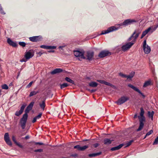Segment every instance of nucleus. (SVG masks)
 <instances>
[{
	"label": "nucleus",
	"instance_id": "338daca9",
	"mask_svg": "<svg viewBox=\"0 0 158 158\" xmlns=\"http://www.w3.org/2000/svg\"><path fill=\"white\" fill-rule=\"evenodd\" d=\"M38 54H39L40 56H41L42 54V53L41 52H40L38 53Z\"/></svg>",
	"mask_w": 158,
	"mask_h": 158
},
{
	"label": "nucleus",
	"instance_id": "6e6d98bb",
	"mask_svg": "<svg viewBox=\"0 0 158 158\" xmlns=\"http://www.w3.org/2000/svg\"><path fill=\"white\" fill-rule=\"evenodd\" d=\"M134 31H136V33H139V35L141 33V31L139 29H137V30H135Z\"/></svg>",
	"mask_w": 158,
	"mask_h": 158
},
{
	"label": "nucleus",
	"instance_id": "aec40b11",
	"mask_svg": "<svg viewBox=\"0 0 158 158\" xmlns=\"http://www.w3.org/2000/svg\"><path fill=\"white\" fill-rule=\"evenodd\" d=\"M143 51L145 53L148 54L151 51V48L150 46L147 45V46L145 47V48H143Z\"/></svg>",
	"mask_w": 158,
	"mask_h": 158
},
{
	"label": "nucleus",
	"instance_id": "ddd939ff",
	"mask_svg": "<svg viewBox=\"0 0 158 158\" xmlns=\"http://www.w3.org/2000/svg\"><path fill=\"white\" fill-rule=\"evenodd\" d=\"M26 106V104L25 103H24L22 106H21L20 108V110L19 111H17L15 114V115L19 116L20 114H21L23 112V110H24V108Z\"/></svg>",
	"mask_w": 158,
	"mask_h": 158
},
{
	"label": "nucleus",
	"instance_id": "69168bd1",
	"mask_svg": "<svg viewBox=\"0 0 158 158\" xmlns=\"http://www.w3.org/2000/svg\"><path fill=\"white\" fill-rule=\"evenodd\" d=\"M55 52L54 50H49V51H48V52H49V53L51 52Z\"/></svg>",
	"mask_w": 158,
	"mask_h": 158
},
{
	"label": "nucleus",
	"instance_id": "f03ea898",
	"mask_svg": "<svg viewBox=\"0 0 158 158\" xmlns=\"http://www.w3.org/2000/svg\"><path fill=\"white\" fill-rule=\"evenodd\" d=\"M134 44V43L132 41L129 42L126 44L123 45L121 48H118L117 49L118 50V51L117 52H118V51L121 50L125 52L130 49Z\"/></svg>",
	"mask_w": 158,
	"mask_h": 158
},
{
	"label": "nucleus",
	"instance_id": "79ce46f5",
	"mask_svg": "<svg viewBox=\"0 0 158 158\" xmlns=\"http://www.w3.org/2000/svg\"><path fill=\"white\" fill-rule=\"evenodd\" d=\"M158 143V136L155 139V140L153 143V145H156Z\"/></svg>",
	"mask_w": 158,
	"mask_h": 158
},
{
	"label": "nucleus",
	"instance_id": "13d9d810",
	"mask_svg": "<svg viewBox=\"0 0 158 158\" xmlns=\"http://www.w3.org/2000/svg\"><path fill=\"white\" fill-rule=\"evenodd\" d=\"M36 120H37V119H36V118L35 117L33 120H32V122L33 123H35V122L36 121Z\"/></svg>",
	"mask_w": 158,
	"mask_h": 158
},
{
	"label": "nucleus",
	"instance_id": "09e8293b",
	"mask_svg": "<svg viewBox=\"0 0 158 158\" xmlns=\"http://www.w3.org/2000/svg\"><path fill=\"white\" fill-rule=\"evenodd\" d=\"M78 156V155L77 153H74L73 154H71L70 155V157H77Z\"/></svg>",
	"mask_w": 158,
	"mask_h": 158
},
{
	"label": "nucleus",
	"instance_id": "a19ab883",
	"mask_svg": "<svg viewBox=\"0 0 158 158\" xmlns=\"http://www.w3.org/2000/svg\"><path fill=\"white\" fill-rule=\"evenodd\" d=\"M136 33V31H134L133 33L131 35V36L128 39L127 41H129L131 40V39L133 38H134V36L135 34Z\"/></svg>",
	"mask_w": 158,
	"mask_h": 158
},
{
	"label": "nucleus",
	"instance_id": "2eb2a0df",
	"mask_svg": "<svg viewBox=\"0 0 158 158\" xmlns=\"http://www.w3.org/2000/svg\"><path fill=\"white\" fill-rule=\"evenodd\" d=\"M40 48L47 49H56V47L54 46H48L43 45L40 46Z\"/></svg>",
	"mask_w": 158,
	"mask_h": 158
},
{
	"label": "nucleus",
	"instance_id": "a878e982",
	"mask_svg": "<svg viewBox=\"0 0 158 158\" xmlns=\"http://www.w3.org/2000/svg\"><path fill=\"white\" fill-rule=\"evenodd\" d=\"M151 85H152L151 84V80H150L145 82L143 85V87H146L147 86Z\"/></svg>",
	"mask_w": 158,
	"mask_h": 158
},
{
	"label": "nucleus",
	"instance_id": "774afa93",
	"mask_svg": "<svg viewBox=\"0 0 158 158\" xmlns=\"http://www.w3.org/2000/svg\"><path fill=\"white\" fill-rule=\"evenodd\" d=\"M89 139H85L83 140V141H89Z\"/></svg>",
	"mask_w": 158,
	"mask_h": 158
},
{
	"label": "nucleus",
	"instance_id": "bb28decb",
	"mask_svg": "<svg viewBox=\"0 0 158 158\" xmlns=\"http://www.w3.org/2000/svg\"><path fill=\"white\" fill-rule=\"evenodd\" d=\"M154 114V111H152V112H150V111H148V116L149 118H151L152 120H153V115Z\"/></svg>",
	"mask_w": 158,
	"mask_h": 158
},
{
	"label": "nucleus",
	"instance_id": "a18cd8bd",
	"mask_svg": "<svg viewBox=\"0 0 158 158\" xmlns=\"http://www.w3.org/2000/svg\"><path fill=\"white\" fill-rule=\"evenodd\" d=\"M153 133V131L152 130H151L147 132L146 135V136H148L152 134Z\"/></svg>",
	"mask_w": 158,
	"mask_h": 158
},
{
	"label": "nucleus",
	"instance_id": "4c0bfd02",
	"mask_svg": "<svg viewBox=\"0 0 158 158\" xmlns=\"http://www.w3.org/2000/svg\"><path fill=\"white\" fill-rule=\"evenodd\" d=\"M2 88L3 89H7L9 88L8 85L6 84H4L1 86Z\"/></svg>",
	"mask_w": 158,
	"mask_h": 158
},
{
	"label": "nucleus",
	"instance_id": "bf43d9fd",
	"mask_svg": "<svg viewBox=\"0 0 158 158\" xmlns=\"http://www.w3.org/2000/svg\"><path fill=\"white\" fill-rule=\"evenodd\" d=\"M91 93H93L96 91V89H92L89 90Z\"/></svg>",
	"mask_w": 158,
	"mask_h": 158
},
{
	"label": "nucleus",
	"instance_id": "7c9ffc66",
	"mask_svg": "<svg viewBox=\"0 0 158 158\" xmlns=\"http://www.w3.org/2000/svg\"><path fill=\"white\" fill-rule=\"evenodd\" d=\"M60 88L61 89H62L64 88L67 87L69 86V85L67 83H64L62 84H60Z\"/></svg>",
	"mask_w": 158,
	"mask_h": 158
},
{
	"label": "nucleus",
	"instance_id": "423d86ee",
	"mask_svg": "<svg viewBox=\"0 0 158 158\" xmlns=\"http://www.w3.org/2000/svg\"><path fill=\"white\" fill-rule=\"evenodd\" d=\"M27 119V118L22 116L19 120V125L21 127L23 130L26 127Z\"/></svg>",
	"mask_w": 158,
	"mask_h": 158
},
{
	"label": "nucleus",
	"instance_id": "1a4fd4ad",
	"mask_svg": "<svg viewBox=\"0 0 158 158\" xmlns=\"http://www.w3.org/2000/svg\"><path fill=\"white\" fill-rule=\"evenodd\" d=\"M94 52L93 51H88L86 52V60L90 61L94 59Z\"/></svg>",
	"mask_w": 158,
	"mask_h": 158
},
{
	"label": "nucleus",
	"instance_id": "473e14b6",
	"mask_svg": "<svg viewBox=\"0 0 158 158\" xmlns=\"http://www.w3.org/2000/svg\"><path fill=\"white\" fill-rule=\"evenodd\" d=\"M30 110H29L26 108L25 110V113L23 115V117L27 118L28 117V113L29 112Z\"/></svg>",
	"mask_w": 158,
	"mask_h": 158
},
{
	"label": "nucleus",
	"instance_id": "f8f14e48",
	"mask_svg": "<svg viewBox=\"0 0 158 158\" xmlns=\"http://www.w3.org/2000/svg\"><path fill=\"white\" fill-rule=\"evenodd\" d=\"M31 51H33L32 50H30L28 52H25L24 57L27 60H28L33 56L34 52H32Z\"/></svg>",
	"mask_w": 158,
	"mask_h": 158
},
{
	"label": "nucleus",
	"instance_id": "f3484780",
	"mask_svg": "<svg viewBox=\"0 0 158 158\" xmlns=\"http://www.w3.org/2000/svg\"><path fill=\"white\" fill-rule=\"evenodd\" d=\"M4 139L6 143L8 145H10V139L8 133H5L4 136Z\"/></svg>",
	"mask_w": 158,
	"mask_h": 158
},
{
	"label": "nucleus",
	"instance_id": "2f4dec72",
	"mask_svg": "<svg viewBox=\"0 0 158 158\" xmlns=\"http://www.w3.org/2000/svg\"><path fill=\"white\" fill-rule=\"evenodd\" d=\"M10 46L14 48H17L18 46V44L17 42H14L10 40Z\"/></svg>",
	"mask_w": 158,
	"mask_h": 158
},
{
	"label": "nucleus",
	"instance_id": "9d476101",
	"mask_svg": "<svg viewBox=\"0 0 158 158\" xmlns=\"http://www.w3.org/2000/svg\"><path fill=\"white\" fill-rule=\"evenodd\" d=\"M30 40L33 42H36L41 41L43 40V37L41 35L33 36L29 38Z\"/></svg>",
	"mask_w": 158,
	"mask_h": 158
},
{
	"label": "nucleus",
	"instance_id": "c85d7f7f",
	"mask_svg": "<svg viewBox=\"0 0 158 158\" xmlns=\"http://www.w3.org/2000/svg\"><path fill=\"white\" fill-rule=\"evenodd\" d=\"M98 85V83L94 81H92L89 84V86L93 87H97Z\"/></svg>",
	"mask_w": 158,
	"mask_h": 158
},
{
	"label": "nucleus",
	"instance_id": "7ed1b4c3",
	"mask_svg": "<svg viewBox=\"0 0 158 158\" xmlns=\"http://www.w3.org/2000/svg\"><path fill=\"white\" fill-rule=\"evenodd\" d=\"M118 29V27H116L114 26H111L110 27H109L106 30H103L102 31V32L100 34L93 37L92 38L96 37L97 36H99L101 35H105L106 34L109 33L113 31L117 30Z\"/></svg>",
	"mask_w": 158,
	"mask_h": 158
},
{
	"label": "nucleus",
	"instance_id": "3c124183",
	"mask_svg": "<svg viewBox=\"0 0 158 158\" xmlns=\"http://www.w3.org/2000/svg\"><path fill=\"white\" fill-rule=\"evenodd\" d=\"M33 81H32L31 82H30L27 85V88H29L32 85V83H33Z\"/></svg>",
	"mask_w": 158,
	"mask_h": 158
},
{
	"label": "nucleus",
	"instance_id": "dca6fc26",
	"mask_svg": "<svg viewBox=\"0 0 158 158\" xmlns=\"http://www.w3.org/2000/svg\"><path fill=\"white\" fill-rule=\"evenodd\" d=\"M64 70L60 68H56L54 69L50 73L51 74L53 75L58 73H62Z\"/></svg>",
	"mask_w": 158,
	"mask_h": 158
},
{
	"label": "nucleus",
	"instance_id": "f704fd0d",
	"mask_svg": "<svg viewBox=\"0 0 158 158\" xmlns=\"http://www.w3.org/2000/svg\"><path fill=\"white\" fill-rule=\"evenodd\" d=\"M139 35V33H136L135 36H134V38L131 41L133 43H134V44L135 43L136 40L138 38Z\"/></svg>",
	"mask_w": 158,
	"mask_h": 158
},
{
	"label": "nucleus",
	"instance_id": "a211bd4d",
	"mask_svg": "<svg viewBox=\"0 0 158 158\" xmlns=\"http://www.w3.org/2000/svg\"><path fill=\"white\" fill-rule=\"evenodd\" d=\"M124 145V143H122L121 144H120L118 145L111 148H110V150L111 151H114L117 150H118L120 149Z\"/></svg>",
	"mask_w": 158,
	"mask_h": 158
},
{
	"label": "nucleus",
	"instance_id": "e2e57ef3",
	"mask_svg": "<svg viewBox=\"0 0 158 158\" xmlns=\"http://www.w3.org/2000/svg\"><path fill=\"white\" fill-rule=\"evenodd\" d=\"M137 114H135L134 115V118H136L137 117Z\"/></svg>",
	"mask_w": 158,
	"mask_h": 158
},
{
	"label": "nucleus",
	"instance_id": "6ab92c4d",
	"mask_svg": "<svg viewBox=\"0 0 158 158\" xmlns=\"http://www.w3.org/2000/svg\"><path fill=\"white\" fill-rule=\"evenodd\" d=\"M152 27H148V29L144 31L141 35L140 39H142L143 38L148 32L151 30Z\"/></svg>",
	"mask_w": 158,
	"mask_h": 158
},
{
	"label": "nucleus",
	"instance_id": "8fccbe9b",
	"mask_svg": "<svg viewBox=\"0 0 158 158\" xmlns=\"http://www.w3.org/2000/svg\"><path fill=\"white\" fill-rule=\"evenodd\" d=\"M35 145H41L43 144V143L40 142H35Z\"/></svg>",
	"mask_w": 158,
	"mask_h": 158
},
{
	"label": "nucleus",
	"instance_id": "e433bc0d",
	"mask_svg": "<svg viewBox=\"0 0 158 158\" xmlns=\"http://www.w3.org/2000/svg\"><path fill=\"white\" fill-rule=\"evenodd\" d=\"M133 141H134V140H130L128 142L126 143V145L124 147V148H126V147H128L129 146H130L131 144V143L133 142Z\"/></svg>",
	"mask_w": 158,
	"mask_h": 158
},
{
	"label": "nucleus",
	"instance_id": "37998d69",
	"mask_svg": "<svg viewBox=\"0 0 158 158\" xmlns=\"http://www.w3.org/2000/svg\"><path fill=\"white\" fill-rule=\"evenodd\" d=\"M80 147L81 146L79 145H77L76 146H74V149H77L78 150L80 151Z\"/></svg>",
	"mask_w": 158,
	"mask_h": 158
},
{
	"label": "nucleus",
	"instance_id": "0e129e2a",
	"mask_svg": "<svg viewBox=\"0 0 158 158\" xmlns=\"http://www.w3.org/2000/svg\"><path fill=\"white\" fill-rule=\"evenodd\" d=\"M65 47V46H60L59 47V48L62 49L63 48Z\"/></svg>",
	"mask_w": 158,
	"mask_h": 158
},
{
	"label": "nucleus",
	"instance_id": "864d4df0",
	"mask_svg": "<svg viewBox=\"0 0 158 158\" xmlns=\"http://www.w3.org/2000/svg\"><path fill=\"white\" fill-rule=\"evenodd\" d=\"M0 12L2 14H4L5 13H4L3 11L1 5H0Z\"/></svg>",
	"mask_w": 158,
	"mask_h": 158
},
{
	"label": "nucleus",
	"instance_id": "b1692460",
	"mask_svg": "<svg viewBox=\"0 0 158 158\" xmlns=\"http://www.w3.org/2000/svg\"><path fill=\"white\" fill-rule=\"evenodd\" d=\"M112 140H110L109 138H105L104 139L103 142L105 145H109L110 144Z\"/></svg>",
	"mask_w": 158,
	"mask_h": 158
},
{
	"label": "nucleus",
	"instance_id": "412c9836",
	"mask_svg": "<svg viewBox=\"0 0 158 158\" xmlns=\"http://www.w3.org/2000/svg\"><path fill=\"white\" fill-rule=\"evenodd\" d=\"M45 100L46 98H45L42 101V103H39L40 107L43 110H44V108L46 106Z\"/></svg>",
	"mask_w": 158,
	"mask_h": 158
},
{
	"label": "nucleus",
	"instance_id": "6e6552de",
	"mask_svg": "<svg viewBox=\"0 0 158 158\" xmlns=\"http://www.w3.org/2000/svg\"><path fill=\"white\" fill-rule=\"evenodd\" d=\"M111 55V53L109 51L103 50L99 54L98 56L100 58H102L108 56H110Z\"/></svg>",
	"mask_w": 158,
	"mask_h": 158
},
{
	"label": "nucleus",
	"instance_id": "c756f323",
	"mask_svg": "<svg viewBox=\"0 0 158 158\" xmlns=\"http://www.w3.org/2000/svg\"><path fill=\"white\" fill-rule=\"evenodd\" d=\"M65 80L68 82H69L71 84L75 85V83L74 81L72 80L69 77H66L65 78Z\"/></svg>",
	"mask_w": 158,
	"mask_h": 158
},
{
	"label": "nucleus",
	"instance_id": "49530a36",
	"mask_svg": "<svg viewBox=\"0 0 158 158\" xmlns=\"http://www.w3.org/2000/svg\"><path fill=\"white\" fill-rule=\"evenodd\" d=\"M34 152H43V149H35L34 150Z\"/></svg>",
	"mask_w": 158,
	"mask_h": 158
},
{
	"label": "nucleus",
	"instance_id": "603ef678",
	"mask_svg": "<svg viewBox=\"0 0 158 158\" xmlns=\"http://www.w3.org/2000/svg\"><path fill=\"white\" fill-rule=\"evenodd\" d=\"M146 44V40H144L143 42V48H145V47L147 46Z\"/></svg>",
	"mask_w": 158,
	"mask_h": 158
},
{
	"label": "nucleus",
	"instance_id": "58836bf2",
	"mask_svg": "<svg viewBox=\"0 0 158 158\" xmlns=\"http://www.w3.org/2000/svg\"><path fill=\"white\" fill-rule=\"evenodd\" d=\"M19 44L23 47H25L26 45V43L24 42H19Z\"/></svg>",
	"mask_w": 158,
	"mask_h": 158
},
{
	"label": "nucleus",
	"instance_id": "052dcab7",
	"mask_svg": "<svg viewBox=\"0 0 158 158\" xmlns=\"http://www.w3.org/2000/svg\"><path fill=\"white\" fill-rule=\"evenodd\" d=\"M7 42L9 44H10V38H8L7 40Z\"/></svg>",
	"mask_w": 158,
	"mask_h": 158
},
{
	"label": "nucleus",
	"instance_id": "c03bdc74",
	"mask_svg": "<svg viewBox=\"0 0 158 158\" xmlns=\"http://www.w3.org/2000/svg\"><path fill=\"white\" fill-rule=\"evenodd\" d=\"M42 115V113H40L38 115L35 116V117L36 118V119H39L41 118Z\"/></svg>",
	"mask_w": 158,
	"mask_h": 158
},
{
	"label": "nucleus",
	"instance_id": "4d7b16f0",
	"mask_svg": "<svg viewBox=\"0 0 158 158\" xmlns=\"http://www.w3.org/2000/svg\"><path fill=\"white\" fill-rule=\"evenodd\" d=\"M99 145L98 143H96L93 145V146L95 148H96Z\"/></svg>",
	"mask_w": 158,
	"mask_h": 158
},
{
	"label": "nucleus",
	"instance_id": "f257e3e1",
	"mask_svg": "<svg viewBox=\"0 0 158 158\" xmlns=\"http://www.w3.org/2000/svg\"><path fill=\"white\" fill-rule=\"evenodd\" d=\"M140 116H138L139 122V126L138 128L136 129L137 131H141L143 127L144 122H145V119L144 114V110L143 107L140 108Z\"/></svg>",
	"mask_w": 158,
	"mask_h": 158
},
{
	"label": "nucleus",
	"instance_id": "9b49d317",
	"mask_svg": "<svg viewBox=\"0 0 158 158\" xmlns=\"http://www.w3.org/2000/svg\"><path fill=\"white\" fill-rule=\"evenodd\" d=\"M129 87L132 88V89H133L135 91L137 92L138 93H139L140 94L143 98H144L145 97V95L144 94L141 92L140 90L137 88L135 86L133 85L129 84H128L127 85Z\"/></svg>",
	"mask_w": 158,
	"mask_h": 158
},
{
	"label": "nucleus",
	"instance_id": "39448f33",
	"mask_svg": "<svg viewBox=\"0 0 158 158\" xmlns=\"http://www.w3.org/2000/svg\"><path fill=\"white\" fill-rule=\"evenodd\" d=\"M84 51L83 50L80 51L79 50H76L74 51V54L75 56L76 57H79V60H81V59H85L86 57L84 56Z\"/></svg>",
	"mask_w": 158,
	"mask_h": 158
},
{
	"label": "nucleus",
	"instance_id": "5fc2aeb1",
	"mask_svg": "<svg viewBox=\"0 0 158 158\" xmlns=\"http://www.w3.org/2000/svg\"><path fill=\"white\" fill-rule=\"evenodd\" d=\"M27 60L26 59V58H25V59L24 58H23L20 60V61L21 62H26Z\"/></svg>",
	"mask_w": 158,
	"mask_h": 158
},
{
	"label": "nucleus",
	"instance_id": "20e7f679",
	"mask_svg": "<svg viewBox=\"0 0 158 158\" xmlns=\"http://www.w3.org/2000/svg\"><path fill=\"white\" fill-rule=\"evenodd\" d=\"M137 22L136 20L134 19H127L125 20L122 23L119 24L120 26H126L133 24Z\"/></svg>",
	"mask_w": 158,
	"mask_h": 158
},
{
	"label": "nucleus",
	"instance_id": "c9c22d12",
	"mask_svg": "<svg viewBox=\"0 0 158 158\" xmlns=\"http://www.w3.org/2000/svg\"><path fill=\"white\" fill-rule=\"evenodd\" d=\"M88 145H86L80 147V151H83L89 147Z\"/></svg>",
	"mask_w": 158,
	"mask_h": 158
},
{
	"label": "nucleus",
	"instance_id": "72a5a7b5",
	"mask_svg": "<svg viewBox=\"0 0 158 158\" xmlns=\"http://www.w3.org/2000/svg\"><path fill=\"white\" fill-rule=\"evenodd\" d=\"M39 90L37 91H33L30 92V93L29 95V97H31L34 95H35L36 94L38 93H39Z\"/></svg>",
	"mask_w": 158,
	"mask_h": 158
},
{
	"label": "nucleus",
	"instance_id": "393cba45",
	"mask_svg": "<svg viewBox=\"0 0 158 158\" xmlns=\"http://www.w3.org/2000/svg\"><path fill=\"white\" fill-rule=\"evenodd\" d=\"M135 72L134 71H132L129 75H127L126 78L129 79L130 80H132V77L134 76Z\"/></svg>",
	"mask_w": 158,
	"mask_h": 158
},
{
	"label": "nucleus",
	"instance_id": "5701e85b",
	"mask_svg": "<svg viewBox=\"0 0 158 158\" xmlns=\"http://www.w3.org/2000/svg\"><path fill=\"white\" fill-rule=\"evenodd\" d=\"M102 154L101 152H99L97 153H93L92 154H89L88 156L89 157H94L96 156H97L101 155Z\"/></svg>",
	"mask_w": 158,
	"mask_h": 158
},
{
	"label": "nucleus",
	"instance_id": "cd10ccee",
	"mask_svg": "<svg viewBox=\"0 0 158 158\" xmlns=\"http://www.w3.org/2000/svg\"><path fill=\"white\" fill-rule=\"evenodd\" d=\"M34 103L35 102H31L27 106L26 108L29 110H31L32 109L33 106L34 104Z\"/></svg>",
	"mask_w": 158,
	"mask_h": 158
},
{
	"label": "nucleus",
	"instance_id": "4be33fe9",
	"mask_svg": "<svg viewBox=\"0 0 158 158\" xmlns=\"http://www.w3.org/2000/svg\"><path fill=\"white\" fill-rule=\"evenodd\" d=\"M12 139L14 143L17 146L21 148H23V146L20 143L17 142L14 136H12Z\"/></svg>",
	"mask_w": 158,
	"mask_h": 158
},
{
	"label": "nucleus",
	"instance_id": "680f3d73",
	"mask_svg": "<svg viewBox=\"0 0 158 158\" xmlns=\"http://www.w3.org/2000/svg\"><path fill=\"white\" fill-rule=\"evenodd\" d=\"M30 138V137L28 135H27L25 136V139H28Z\"/></svg>",
	"mask_w": 158,
	"mask_h": 158
},
{
	"label": "nucleus",
	"instance_id": "4468645a",
	"mask_svg": "<svg viewBox=\"0 0 158 158\" xmlns=\"http://www.w3.org/2000/svg\"><path fill=\"white\" fill-rule=\"evenodd\" d=\"M97 81L101 84H103L105 85H107L109 86H110L112 88H115V86H114V85H113V84H112L108 82H107L104 80H97Z\"/></svg>",
	"mask_w": 158,
	"mask_h": 158
},
{
	"label": "nucleus",
	"instance_id": "0eeeda50",
	"mask_svg": "<svg viewBox=\"0 0 158 158\" xmlns=\"http://www.w3.org/2000/svg\"><path fill=\"white\" fill-rule=\"evenodd\" d=\"M129 100L128 97L126 96H122L118 100L115 102V103H116L117 105H120L124 103L127 101Z\"/></svg>",
	"mask_w": 158,
	"mask_h": 158
},
{
	"label": "nucleus",
	"instance_id": "de8ad7c7",
	"mask_svg": "<svg viewBox=\"0 0 158 158\" xmlns=\"http://www.w3.org/2000/svg\"><path fill=\"white\" fill-rule=\"evenodd\" d=\"M119 75L123 77H124V78H126V77H127V75H126V74H123V73H119Z\"/></svg>",
	"mask_w": 158,
	"mask_h": 158
},
{
	"label": "nucleus",
	"instance_id": "ea45409f",
	"mask_svg": "<svg viewBox=\"0 0 158 158\" xmlns=\"http://www.w3.org/2000/svg\"><path fill=\"white\" fill-rule=\"evenodd\" d=\"M136 33V31H134L133 33L131 35V36L128 39L127 41H129L131 40V39L133 38H134V36L135 34Z\"/></svg>",
	"mask_w": 158,
	"mask_h": 158
}]
</instances>
